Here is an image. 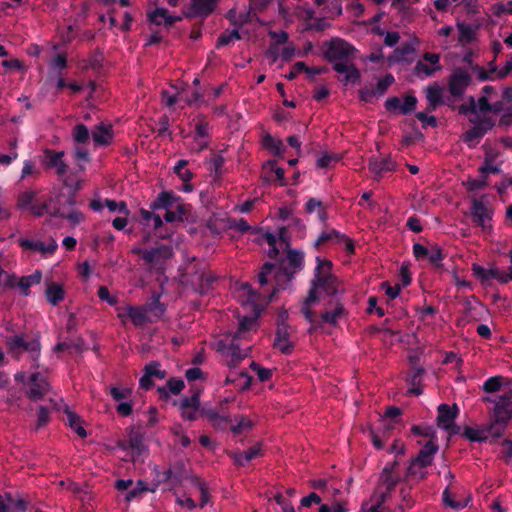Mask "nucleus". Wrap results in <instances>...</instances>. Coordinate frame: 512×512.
Masks as SVG:
<instances>
[{
    "label": "nucleus",
    "mask_w": 512,
    "mask_h": 512,
    "mask_svg": "<svg viewBox=\"0 0 512 512\" xmlns=\"http://www.w3.org/2000/svg\"><path fill=\"white\" fill-rule=\"evenodd\" d=\"M458 41L461 43V44H469L471 43L474 38H475V34H474V31L473 29L471 28L470 25H467V24H458Z\"/></svg>",
    "instance_id": "obj_44"
},
{
    "label": "nucleus",
    "mask_w": 512,
    "mask_h": 512,
    "mask_svg": "<svg viewBox=\"0 0 512 512\" xmlns=\"http://www.w3.org/2000/svg\"><path fill=\"white\" fill-rule=\"evenodd\" d=\"M274 348L278 349L282 354L289 355L294 349V344L289 341V333L285 327L278 328L275 334Z\"/></svg>",
    "instance_id": "obj_25"
},
{
    "label": "nucleus",
    "mask_w": 512,
    "mask_h": 512,
    "mask_svg": "<svg viewBox=\"0 0 512 512\" xmlns=\"http://www.w3.org/2000/svg\"><path fill=\"white\" fill-rule=\"evenodd\" d=\"M19 246L25 250L41 252L44 255L54 254V252L56 251V249L58 247V245L54 239H52L48 245H46L42 241H34V240H30V239H20Z\"/></svg>",
    "instance_id": "obj_19"
},
{
    "label": "nucleus",
    "mask_w": 512,
    "mask_h": 512,
    "mask_svg": "<svg viewBox=\"0 0 512 512\" xmlns=\"http://www.w3.org/2000/svg\"><path fill=\"white\" fill-rule=\"evenodd\" d=\"M187 164H188L187 160L181 159L174 166L175 174H177V176L183 182H190L193 177V173L189 169H186Z\"/></svg>",
    "instance_id": "obj_46"
},
{
    "label": "nucleus",
    "mask_w": 512,
    "mask_h": 512,
    "mask_svg": "<svg viewBox=\"0 0 512 512\" xmlns=\"http://www.w3.org/2000/svg\"><path fill=\"white\" fill-rule=\"evenodd\" d=\"M225 159L221 154H215L210 160V169L214 173V176L219 178L223 174V166Z\"/></svg>",
    "instance_id": "obj_62"
},
{
    "label": "nucleus",
    "mask_w": 512,
    "mask_h": 512,
    "mask_svg": "<svg viewBox=\"0 0 512 512\" xmlns=\"http://www.w3.org/2000/svg\"><path fill=\"white\" fill-rule=\"evenodd\" d=\"M442 69V66L431 67L422 61H418L414 67V74L418 77L425 75L426 77L432 76L436 71Z\"/></svg>",
    "instance_id": "obj_59"
},
{
    "label": "nucleus",
    "mask_w": 512,
    "mask_h": 512,
    "mask_svg": "<svg viewBox=\"0 0 512 512\" xmlns=\"http://www.w3.org/2000/svg\"><path fill=\"white\" fill-rule=\"evenodd\" d=\"M344 238V235H341L338 231L332 230L330 232H322L318 238L314 242V247L316 249L321 248L325 244L335 241L340 242Z\"/></svg>",
    "instance_id": "obj_39"
},
{
    "label": "nucleus",
    "mask_w": 512,
    "mask_h": 512,
    "mask_svg": "<svg viewBox=\"0 0 512 512\" xmlns=\"http://www.w3.org/2000/svg\"><path fill=\"white\" fill-rule=\"evenodd\" d=\"M469 121L474 124L475 127L481 131V134L484 136L488 131H490L495 123L491 117L484 116L482 118H470Z\"/></svg>",
    "instance_id": "obj_47"
},
{
    "label": "nucleus",
    "mask_w": 512,
    "mask_h": 512,
    "mask_svg": "<svg viewBox=\"0 0 512 512\" xmlns=\"http://www.w3.org/2000/svg\"><path fill=\"white\" fill-rule=\"evenodd\" d=\"M184 387L185 383L182 379L173 377L167 381L166 386L158 387L157 391L159 393L160 398L167 401L170 397L169 393L178 395L180 394Z\"/></svg>",
    "instance_id": "obj_26"
},
{
    "label": "nucleus",
    "mask_w": 512,
    "mask_h": 512,
    "mask_svg": "<svg viewBox=\"0 0 512 512\" xmlns=\"http://www.w3.org/2000/svg\"><path fill=\"white\" fill-rule=\"evenodd\" d=\"M201 389L196 388L192 395L183 397L179 402L180 415L183 420L195 421L201 416V403H200Z\"/></svg>",
    "instance_id": "obj_8"
},
{
    "label": "nucleus",
    "mask_w": 512,
    "mask_h": 512,
    "mask_svg": "<svg viewBox=\"0 0 512 512\" xmlns=\"http://www.w3.org/2000/svg\"><path fill=\"white\" fill-rule=\"evenodd\" d=\"M504 378L500 375L489 377L483 383L482 389L486 393H495L498 392L503 384Z\"/></svg>",
    "instance_id": "obj_42"
},
{
    "label": "nucleus",
    "mask_w": 512,
    "mask_h": 512,
    "mask_svg": "<svg viewBox=\"0 0 512 512\" xmlns=\"http://www.w3.org/2000/svg\"><path fill=\"white\" fill-rule=\"evenodd\" d=\"M64 207L65 206H55L53 211L51 212V217H60L63 219H67L73 225L79 224L85 219L84 214L81 211L73 209L70 212L66 213L64 211Z\"/></svg>",
    "instance_id": "obj_31"
},
{
    "label": "nucleus",
    "mask_w": 512,
    "mask_h": 512,
    "mask_svg": "<svg viewBox=\"0 0 512 512\" xmlns=\"http://www.w3.org/2000/svg\"><path fill=\"white\" fill-rule=\"evenodd\" d=\"M428 466H420L414 461H410V464L407 468V476L417 477L419 480H424L427 477L428 472L426 468Z\"/></svg>",
    "instance_id": "obj_51"
},
{
    "label": "nucleus",
    "mask_w": 512,
    "mask_h": 512,
    "mask_svg": "<svg viewBox=\"0 0 512 512\" xmlns=\"http://www.w3.org/2000/svg\"><path fill=\"white\" fill-rule=\"evenodd\" d=\"M472 272H473V275L478 280H480V282L483 286H491L492 285L491 280L489 279V276L487 273V268L480 266L478 264H473Z\"/></svg>",
    "instance_id": "obj_60"
},
{
    "label": "nucleus",
    "mask_w": 512,
    "mask_h": 512,
    "mask_svg": "<svg viewBox=\"0 0 512 512\" xmlns=\"http://www.w3.org/2000/svg\"><path fill=\"white\" fill-rule=\"evenodd\" d=\"M215 280L216 278L210 273L197 270L191 275L190 282L196 293L204 295L212 289Z\"/></svg>",
    "instance_id": "obj_15"
},
{
    "label": "nucleus",
    "mask_w": 512,
    "mask_h": 512,
    "mask_svg": "<svg viewBox=\"0 0 512 512\" xmlns=\"http://www.w3.org/2000/svg\"><path fill=\"white\" fill-rule=\"evenodd\" d=\"M41 204L44 212L51 216V212L55 206H75L76 197L74 194H69L67 196L64 194H58L55 197H50L49 201L42 202Z\"/></svg>",
    "instance_id": "obj_24"
},
{
    "label": "nucleus",
    "mask_w": 512,
    "mask_h": 512,
    "mask_svg": "<svg viewBox=\"0 0 512 512\" xmlns=\"http://www.w3.org/2000/svg\"><path fill=\"white\" fill-rule=\"evenodd\" d=\"M295 275L286 268L271 262H265L257 274L260 288L267 289L268 298L271 301L275 295L289 287Z\"/></svg>",
    "instance_id": "obj_3"
},
{
    "label": "nucleus",
    "mask_w": 512,
    "mask_h": 512,
    "mask_svg": "<svg viewBox=\"0 0 512 512\" xmlns=\"http://www.w3.org/2000/svg\"><path fill=\"white\" fill-rule=\"evenodd\" d=\"M91 137L95 146H107L113 140V130L111 125L104 123L97 124L91 131Z\"/></svg>",
    "instance_id": "obj_18"
},
{
    "label": "nucleus",
    "mask_w": 512,
    "mask_h": 512,
    "mask_svg": "<svg viewBox=\"0 0 512 512\" xmlns=\"http://www.w3.org/2000/svg\"><path fill=\"white\" fill-rule=\"evenodd\" d=\"M278 265L286 268L295 275L304 267V253L294 249H288L286 259L281 260Z\"/></svg>",
    "instance_id": "obj_17"
},
{
    "label": "nucleus",
    "mask_w": 512,
    "mask_h": 512,
    "mask_svg": "<svg viewBox=\"0 0 512 512\" xmlns=\"http://www.w3.org/2000/svg\"><path fill=\"white\" fill-rule=\"evenodd\" d=\"M157 125H158V130H157L158 136L159 137L167 136L172 141L173 136H172V131L170 130L169 117L166 114L161 115L158 118Z\"/></svg>",
    "instance_id": "obj_48"
},
{
    "label": "nucleus",
    "mask_w": 512,
    "mask_h": 512,
    "mask_svg": "<svg viewBox=\"0 0 512 512\" xmlns=\"http://www.w3.org/2000/svg\"><path fill=\"white\" fill-rule=\"evenodd\" d=\"M36 196L37 191L29 190L21 193L17 199V208L21 210L28 207L30 208Z\"/></svg>",
    "instance_id": "obj_49"
},
{
    "label": "nucleus",
    "mask_w": 512,
    "mask_h": 512,
    "mask_svg": "<svg viewBox=\"0 0 512 512\" xmlns=\"http://www.w3.org/2000/svg\"><path fill=\"white\" fill-rule=\"evenodd\" d=\"M488 178H484V176H480L479 179L469 178L463 185L469 192L477 191L484 189L488 186Z\"/></svg>",
    "instance_id": "obj_57"
},
{
    "label": "nucleus",
    "mask_w": 512,
    "mask_h": 512,
    "mask_svg": "<svg viewBox=\"0 0 512 512\" xmlns=\"http://www.w3.org/2000/svg\"><path fill=\"white\" fill-rule=\"evenodd\" d=\"M64 156V151H56L46 148L43 150V155L40 158V162L46 171L55 169V174L59 178H62L67 174L69 170V166L63 159Z\"/></svg>",
    "instance_id": "obj_7"
},
{
    "label": "nucleus",
    "mask_w": 512,
    "mask_h": 512,
    "mask_svg": "<svg viewBox=\"0 0 512 512\" xmlns=\"http://www.w3.org/2000/svg\"><path fill=\"white\" fill-rule=\"evenodd\" d=\"M506 425L507 423L498 422L497 418L494 417V420L491 422V424L485 426L486 435H491L494 438H499L504 433Z\"/></svg>",
    "instance_id": "obj_52"
},
{
    "label": "nucleus",
    "mask_w": 512,
    "mask_h": 512,
    "mask_svg": "<svg viewBox=\"0 0 512 512\" xmlns=\"http://www.w3.org/2000/svg\"><path fill=\"white\" fill-rule=\"evenodd\" d=\"M154 471L157 476H162V482L170 483L172 487L181 486L186 480L192 482V477H196L189 472L183 460L174 461L169 465L168 469L163 472H160L157 467L154 468Z\"/></svg>",
    "instance_id": "obj_5"
},
{
    "label": "nucleus",
    "mask_w": 512,
    "mask_h": 512,
    "mask_svg": "<svg viewBox=\"0 0 512 512\" xmlns=\"http://www.w3.org/2000/svg\"><path fill=\"white\" fill-rule=\"evenodd\" d=\"M126 316L130 318L135 326H143L148 322L147 310L144 307L128 305L126 308Z\"/></svg>",
    "instance_id": "obj_32"
},
{
    "label": "nucleus",
    "mask_w": 512,
    "mask_h": 512,
    "mask_svg": "<svg viewBox=\"0 0 512 512\" xmlns=\"http://www.w3.org/2000/svg\"><path fill=\"white\" fill-rule=\"evenodd\" d=\"M192 484L200 491V507L203 508L209 501L208 488L199 477H192Z\"/></svg>",
    "instance_id": "obj_55"
},
{
    "label": "nucleus",
    "mask_w": 512,
    "mask_h": 512,
    "mask_svg": "<svg viewBox=\"0 0 512 512\" xmlns=\"http://www.w3.org/2000/svg\"><path fill=\"white\" fill-rule=\"evenodd\" d=\"M439 446L435 440H428V442L419 450L417 455L411 460L420 466H431L435 454L438 452Z\"/></svg>",
    "instance_id": "obj_16"
},
{
    "label": "nucleus",
    "mask_w": 512,
    "mask_h": 512,
    "mask_svg": "<svg viewBox=\"0 0 512 512\" xmlns=\"http://www.w3.org/2000/svg\"><path fill=\"white\" fill-rule=\"evenodd\" d=\"M194 121H196L194 140L198 141L200 139H209L211 137V126L206 116L203 114H198Z\"/></svg>",
    "instance_id": "obj_29"
},
{
    "label": "nucleus",
    "mask_w": 512,
    "mask_h": 512,
    "mask_svg": "<svg viewBox=\"0 0 512 512\" xmlns=\"http://www.w3.org/2000/svg\"><path fill=\"white\" fill-rule=\"evenodd\" d=\"M493 414L498 422L508 423L512 419L511 392H507L499 397L498 401L495 402Z\"/></svg>",
    "instance_id": "obj_14"
},
{
    "label": "nucleus",
    "mask_w": 512,
    "mask_h": 512,
    "mask_svg": "<svg viewBox=\"0 0 512 512\" xmlns=\"http://www.w3.org/2000/svg\"><path fill=\"white\" fill-rule=\"evenodd\" d=\"M161 364L158 361H151L144 366L143 372L156 377L158 379H164L166 377V371L160 369Z\"/></svg>",
    "instance_id": "obj_50"
},
{
    "label": "nucleus",
    "mask_w": 512,
    "mask_h": 512,
    "mask_svg": "<svg viewBox=\"0 0 512 512\" xmlns=\"http://www.w3.org/2000/svg\"><path fill=\"white\" fill-rule=\"evenodd\" d=\"M370 170L377 176H383L385 173L391 172L396 168V162L390 157L381 158L380 160L371 161Z\"/></svg>",
    "instance_id": "obj_30"
},
{
    "label": "nucleus",
    "mask_w": 512,
    "mask_h": 512,
    "mask_svg": "<svg viewBox=\"0 0 512 512\" xmlns=\"http://www.w3.org/2000/svg\"><path fill=\"white\" fill-rule=\"evenodd\" d=\"M400 465L399 457L395 456V459L391 463H387L381 473V481L386 485V493H391L395 486L399 483L401 476L397 473V468Z\"/></svg>",
    "instance_id": "obj_13"
},
{
    "label": "nucleus",
    "mask_w": 512,
    "mask_h": 512,
    "mask_svg": "<svg viewBox=\"0 0 512 512\" xmlns=\"http://www.w3.org/2000/svg\"><path fill=\"white\" fill-rule=\"evenodd\" d=\"M147 491L148 486L146 485V483L142 480H138L136 486L127 492L126 500L129 502L136 498H141L143 494Z\"/></svg>",
    "instance_id": "obj_56"
},
{
    "label": "nucleus",
    "mask_w": 512,
    "mask_h": 512,
    "mask_svg": "<svg viewBox=\"0 0 512 512\" xmlns=\"http://www.w3.org/2000/svg\"><path fill=\"white\" fill-rule=\"evenodd\" d=\"M201 416L207 418L209 423L217 430H226L231 423L229 416L220 415L215 409L203 407Z\"/></svg>",
    "instance_id": "obj_21"
},
{
    "label": "nucleus",
    "mask_w": 512,
    "mask_h": 512,
    "mask_svg": "<svg viewBox=\"0 0 512 512\" xmlns=\"http://www.w3.org/2000/svg\"><path fill=\"white\" fill-rule=\"evenodd\" d=\"M426 98L429 102L427 110L434 111L439 105L443 103L441 87L437 83L430 85L427 88Z\"/></svg>",
    "instance_id": "obj_34"
},
{
    "label": "nucleus",
    "mask_w": 512,
    "mask_h": 512,
    "mask_svg": "<svg viewBox=\"0 0 512 512\" xmlns=\"http://www.w3.org/2000/svg\"><path fill=\"white\" fill-rule=\"evenodd\" d=\"M493 158L489 155L485 156L483 165L479 167V173L484 176V178H488L489 174H499L501 172V168L499 165H493Z\"/></svg>",
    "instance_id": "obj_43"
},
{
    "label": "nucleus",
    "mask_w": 512,
    "mask_h": 512,
    "mask_svg": "<svg viewBox=\"0 0 512 512\" xmlns=\"http://www.w3.org/2000/svg\"><path fill=\"white\" fill-rule=\"evenodd\" d=\"M128 444L137 456H140L145 450L143 434L133 428L128 432Z\"/></svg>",
    "instance_id": "obj_35"
},
{
    "label": "nucleus",
    "mask_w": 512,
    "mask_h": 512,
    "mask_svg": "<svg viewBox=\"0 0 512 512\" xmlns=\"http://www.w3.org/2000/svg\"><path fill=\"white\" fill-rule=\"evenodd\" d=\"M485 198V195L480 198H473L470 206L472 223L477 227H481L484 231L492 227L490 222L494 214L493 209L485 204Z\"/></svg>",
    "instance_id": "obj_6"
},
{
    "label": "nucleus",
    "mask_w": 512,
    "mask_h": 512,
    "mask_svg": "<svg viewBox=\"0 0 512 512\" xmlns=\"http://www.w3.org/2000/svg\"><path fill=\"white\" fill-rule=\"evenodd\" d=\"M47 301L53 305H58L65 298V290L59 283L50 282L45 290Z\"/></svg>",
    "instance_id": "obj_28"
},
{
    "label": "nucleus",
    "mask_w": 512,
    "mask_h": 512,
    "mask_svg": "<svg viewBox=\"0 0 512 512\" xmlns=\"http://www.w3.org/2000/svg\"><path fill=\"white\" fill-rule=\"evenodd\" d=\"M471 82L470 74L463 70H455L449 77L448 88L453 97H461Z\"/></svg>",
    "instance_id": "obj_10"
},
{
    "label": "nucleus",
    "mask_w": 512,
    "mask_h": 512,
    "mask_svg": "<svg viewBox=\"0 0 512 512\" xmlns=\"http://www.w3.org/2000/svg\"><path fill=\"white\" fill-rule=\"evenodd\" d=\"M90 131L85 124H76L73 128L72 136L77 144H85L90 138Z\"/></svg>",
    "instance_id": "obj_41"
},
{
    "label": "nucleus",
    "mask_w": 512,
    "mask_h": 512,
    "mask_svg": "<svg viewBox=\"0 0 512 512\" xmlns=\"http://www.w3.org/2000/svg\"><path fill=\"white\" fill-rule=\"evenodd\" d=\"M41 279H42V273L40 270H36L34 273H32L28 276L21 277L18 282V286L22 290V294L25 296L29 295L30 287L33 285L39 284L41 282Z\"/></svg>",
    "instance_id": "obj_36"
},
{
    "label": "nucleus",
    "mask_w": 512,
    "mask_h": 512,
    "mask_svg": "<svg viewBox=\"0 0 512 512\" xmlns=\"http://www.w3.org/2000/svg\"><path fill=\"white\" fill-rule=\"evenodd\" d=\"M445 257L446 254L439 245L433 244L429 246V254L427 256V260L435 268L439 269L442 267V261L445 259Z\"/></svg>",
    "instance_id": "obj_37"
},
{
    "label": "nucleus",
    "mask_w": 512,
    "mask_h": 512,
    "mask_svg": "<svg viewBox=\"0 0 512 512\" xmlns=\"http://www.w3.org/2000/svg\"><path fill=\"white\" fill-rule=\"evenodd\" d=\"M41 174V171L40 169L36 166L35 162H33L32 160H25L24 163H23V168H22V171H21V179H26L27 177H38L40 176Z\"/></svg>",
    "instance_id": "obj_54"
},
{
    "label": "nucleus",
    "mask_w": 512,
    "mask_h": 512,
    "mask_svg": "<svg viewBox=\"0 0 512 512\" xmlns=\"http://www.w3.org/2000/svg\"><path fill=\"white\" fill-rule=\"evenodd\" d=\"M180 200V197L173 191H162L158 194L157 198L150 204V209L166 211L174 208V205Z\"/></svg>",
    "instance_id": "obj_22"
},
{
    "label": "nucleus",
    "mask_w": 512,
    "mask_h": 512,
    "mask_svg": "<svg viewBox=\"0 0 512 512\" xmlns=\"http://www.w3.org/2000/svg\"><path fill=\"white\" fill-rule=\"evenodd\" d=\"M7 345L10 353L14 356H19L24 352H29L30 357L34 362V367L39 368L38 359L40 357L41 345L39 337H31L25 339L23 335H14L7 339Z\"/></svg>",
    "instance_id": "obj_4"
},
{
    "label": "nucleus",
    "mask_w": 512,
    "mask_h": 512,
    "mask_svg": "<svg viewBox=\"0 0 512 512\" xmlns=\"http://www.w3.org/2000/svg\"><path fill=\"white\" fill-rule=\"evenodd\" d=\"M395 81L392 74H386L384 77L380 78L377 83L376 87L374 88L377 96H382L388 89V87L393 84Z\"/></svg>",
    "instance_id": "obj_61"
},
{
    "label": "nucleus",
    "mask_w": 512,
    "mask_h": 512,
    "mask_svg": "<svg viewBox=\"0 0 512 512\" xmlns=\"http://www.w3.org/2000/svg\"><path fill=\"white\" fill-rule=\"evenodd\" d=\"M63 412L67 416V423L70 428L81 438H85L87 436V432L82 426L81 417L75 412L71 411L69 406L63 404Z\"/></svg>",
    "instance_id": "obj_27"
},
{
    "label": "nucleus",
    "mask_w": 512,
    "mask_h": 512,
    "mask_svg": "<svg viewBox=\"0 0 512 512\" xmlns=\"http://www.w3.org/2000/svg\"><path fill=\"white\" fill-rule=\"evenodd\" d=\"M437 411L438 415L436 422L438 427L442 429L445 425L452 423L459 415V408L456 404L450 406L446 403H442L438 406Z\"/></svg>",
    "instance_id": "obj_20"
},
{
    "label": "nucleus",
    "mask_w": 512,
    "mask_h": 512,
    "mask_svg": "<svg viewBox=\"0 0 512 512\" xmlns=\"http://www.w3.org/2000/svg\"><path fill=\"white\" fill-rule=\"evenodd\" d=\"M411 432L416 436H424L429 438V440H435L437 442L436 431L430 425H413Z\"/></svg>",
    "instance_id": "obj_45"
},
{
    "label": "nucleus",
    "mask_w": 512,
    "mask_h": 512,
    "mask_svg": "<svg viewBox=\"0 0 512 512\" xmlns=\"http://www.w3.org/2000/svg\"><path fill=\"white\" fill-rule=\"evenodd\" d=\"M174 210L169 209L166 211L164 215V219L166 222L172 223L176 221H188L191 213V205L179 203V201L174 205Z\"/></svg>",
    "instance_id": "obj_23"
},
{
    "label": "nucleus",
    "mask_w": 512,
    "mask_h": 512,
    "mask_svg": "<svg viewBox=\"0 0 512 512\" xmlns=\"http://www.w3.org/2000/svg\"><path fill=\"white\" fill-rule=\"evenodd\" d=\"M462 436L471 442H485L487 440L486 428L475 429L466 426L462 432Z\"/></svg>",
    "instance_id": "obj_38"
},
{
    "label": "nucleus",
    "mask_w": 512,
    "mask_h": 512,
    "mask_svg": "<svg viewBox=\"0 0 512 512\" xmlns=\"http://www.w3.org/2000/svg\"><path fill=\"white\" fill-rule=\"evenodd\" d=\"M262 145L265 149L269 150L273 155L279 157H282L286 149L282 140L275 138L268 133L263 136Z\"/></svg>",
    "instance_id": "obj_33"
},
{
    "label": "nucleus",
    "mask_w": 512,
    "mask_h": 512,
    "mask_svg": "<svg viewBox=\"0 0 512 512\" xmlns=\"http://www.w3.org/2000/svg\"><path fill=\"white\" fill-rule=\"evenodd\" d=\"M324 47L325 58L338 74L343 75L341 81L347 85L352 79V46L340 38H335L326 42Z\"/></svg>",
    "instance_id": "obj_2"
},
{
    "label": "nucleus",
    "mask_w": 512,
    "mask_h": 512,
    "mask_svg": "<svg viewBox=\"0 0 512 512\" xmlns=\"http://www.w3.org/2000/svg\"><path fill=\"white\" fill-rule=\"evenodd\" d=\"M133 253L139 254L150 265L159 264L172 255V251L168 246H158L150 250L134 249Z\"/></svg>",
    "instance_id": "obj_12"
},
{
    "label": "nucleus",
    "mask_w": 512,
    "mask_h": 512,
    "mask_svg": "<svg viewBox=\"0 0 512 512\" xmlns=\"http://www.w3.org/2000/svg\"><path fill=\"white\" fill-rule=\"evenodd\" d=\"M402 414V410L396 406H388L384 412V416L390 420V423L387 425L393 426L396 429L397 425L403 426L400 424V419L398 417Z\"/></svg>",
    "instance_id": "obj_53"
},
{
    "label": "nucleus",
    "mask_w": 512,
    "mask_h": 512,
    "mask_svg": "<svg viewBox=\"0 0 512 512\" xmlns=\"http://www.w3.org/2000/svg\"><path fill=\"white\" fill-rule=\"evenodd\" d=\"M255 323V319L252 317H242L239 320V326L238 330L234 334V338H241L243 334H245L247 331L251 330L252 326Z\"/></svg>",
    "instance_id": "obj_64"
},
{
    "label": "nucleus",
    "mask_w": 512,
    "mask_h": 512,
    "mask_svg": "<svg viewBox=\"0 0 512 512\" xmlns=\"http://www.w3.org/2000/svg\"><path fill=\"white\" fill-rule=\"evenodd\" d=\"M29 383L30 388L27 390L26 395L30 400H40L50 390L49 382L39 372H35L30 375Z\"/></svg>",
    "instance_id": "obj_11"
},
{
    "label": "nucleus",
    "mask_w": 512,
    "mask_h": 512,
    "mask_svg": "<svg viewBox=\"0 0 512 512\" xmlns=\"http://www.w3.org/2000/svg\"><path fill=\"white\" fill-rule=\"evenodd\" d=\"M218 2L219 0H191L190 5L183 14L189 19H205L214 12Z\"/></svg>",
    "instance_id": "obj_9"
},
{
    "label": "nucleus",
    "mask_w": 512,
    "mask_h": 512,
    "mask_svg": "<svg viewBox=\"0 0 512 512\" xmlns=\"http://www.w3.org/2000/svg\"><path fill=\"white\" fill-rule=\"evenodd\" d=\"M415 51L413 45L411 43H402L400 46H398L391 58H390V61H395V62H401V61H405L406 60V57L408 55H411L413 54Z\"/></svg>",
    "instance_id": "obj_40"
},
{
    "label": "nucleus",
    "mask_w": 512,
    "mask_h": 512,
    "mask_svg": "<svg viewBox=\"0 0 512 512\" xmlns=\"http://www.w3.org/2000/svg\"><path fill=\"white\" fill-rule=\"evenodd\" d=\"M392 430H394L393 426L386 425V428L383 431V437H381L378 434L372 432L371 433V441H372L373 446L376 449H382L383 448V442L386 441L390 437Z\"/></svg>",
    "instance_id": "obj_63"
},
{
    "label": "nucleus",
    "mask_w": 512,
    "mask_h": 512,
    "mask_svg": "<svg viewBox=\"0 0 512 512\" xmlns=\"http://www.w3.org/2000/svg\"><path fill=\"white\" fill-rule=\"evenodd\" d=\"M316 261L311 288L301 308L305 319L311 324L308 330L310 334L322 330L325 325L336 326L347 314L338 297L343 292L342 285L331 273L332 262L319 256Z\"/></svg>",
    "instance_id": "obj_1"
},
{
    "label": "nucleus",
    "mask_w": 512,
    "mask_h": 512,
    "mask_svg": "<svg viewBox=\"0 0 512 512\" xmlns=\"http://www.w3.org/2000/svg\"><path fill=\"white\" fill-rule=\"evenodd\" d=\"M483 137L481 134V131L478 129V127H475L474 125L465 132L464 134V141L468 143V146L470 148L474 147L480 139Z\"/></svg>",
    "instance_id": "obj_58"
}]
</instances>
